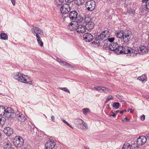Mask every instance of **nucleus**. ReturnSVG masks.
Instances as JSON below:
<instances>
[{"instance_id":"63","label":"nucleus","mask_w":149,"mask_h":149,"mask_svg":"<svg viewBox=\"0 0 149 149\" xmlns=\"http://www.w3.org/2000/svg\"><path fill=\"white\" fill-rule=\"evenodd\" d=\"M65 123L66 124H67V125H68V124H69V123L67 122V121H65Z\"/></svg>"},{"instance_id":"9","label":"nucleus","mask_w":149,"mask_h":149,"mask_svg":"<svg viewBox=\"0 0 149 149\" xmlns=\"http://www.w3.org/2000/svg\"><path fill=\"white\" fill-rule=\"evenodd\" d=\"M137 49L138 50V53L140 54L143 55L148 52V48L145 46L137 47Z\"/></svg>"},{"instance_id":"1","label":"nucleus","mask_w":149,"mask_h":149,"mask_svg":"<svg viewBox=\"0 0 149 149\" xmlns=\"http://www.w3.org/2000/svg\"><path fill=\"white\" fill-rule=\"evenodd\" d=\"M13 76L15 79H17L21 82L30 85L32 84V79L31 77L22 73L18 72L14 73Z\"/></svg>"},{"instance_id":"10","label":"nucleus","mask_w":149,"mask_h":149,"mask_svg":"<svg viewBox=\"0 0 149 149\" xmlns=\"http://www.w3.org/2000/svg\"><path fill=\"white\" fill-rule=\"evenodd\" d=\"M147 139L144 136H140L137 139L136 143L138 145L142 146L146 142Z\"/></svg>"},{"instance_id":"11","label":"nucleus","mask_w":149,"mask_h":149,"mask_svg":"<svg viewBox=\"0 0 149 149\" xmlns=\"http://www.w3.org/2000/svg\"><path fill=\"white\" fill-rule=\"evenodd\" d=\"M115 43H109L108 46L104 45L103 46V48L106 50L109 49L112 51H113L114 52V50H115Z\"/></svg>"},{"instance_id":"19","label":"nucleus","mask_w":149,"mask_h":149,"mask_svg":"<svg viewBox=\"0 0 149 149\" xmlns=\"http://www.w3.org/2000/svg\"><path fill=\"white\" fill-rule=\"evenodd\" d=\"M1 108H2V109L4 111L3 112L6 113L8 112L9 113H13L10 107H7L5 109L4 106H1Z\"/></svg>"},{"instance_id":"21","label":"nucleus","mask_w":149,"mask_h":149,"mask_svg":"<svg viewBox=\"0 0 149 149\" xmlns=\"http://www.w3.org/2000/svg\"><path fill=\"white\" fill-rule=\"evenodd\" d=\"M117 37L119 38L122 39L124 36V32L123 31H121L119 32H118L116 33Z\"/></svg>"},{"instance_id":"16","label":"nucleus","mask_w":149,"mask_h":149,"mask_svg":"<svg viewBox=\"0 0 149 149\" xmlns=\"http://www.w3.org/2000/svg\"><path fill=\"white\" fill-rule=\"evenodd\" d=\"M78 121L80 123H81L82 125L84 126L82 128V129L86 130L88 129V127L87 124V123L85 122L83 120L80 119H78Z\"/></svg>"},{"instance_id":"45","label":"nucleus","mask_w":149,"mask_h":149,"mask_svg":"<svg viewBox=\"0 0 149 149\" xmlns=\"http://www.w3.org/2000/svg\"><path fill=\"white\" fill-rule=\"evenodd\" d=\"M109 116H112L113 117H114L116 116V114L112 111V113L111 114H110Z\"/></svg>"},{"instance_id":"5","label":"nucleus","mask_w":149,"mask_h":149,"mask_svg":"<svg viewBox=\"0 0 149 149\" xmlns=\"http://www.w3.org/2000/svg\"><path fill=\"white\" fill-rule=\"evenodd\" d=\"M96 3L95 1L93 0H90L87 1L85 7L87 10L92 11L95 8Z\"/></svg>"},{"instance_id":"29","label":"nucleus","mask_w":149,"mask_h":149,"mask_svg":"<svg viewBox=\"0 0 149 149\" xmlns=\"http://www.w3.org/2000/svg\"><path fill=\"white\" fill-rule=\"evenodd\" d=\"M130 39V38H128V37L123 36V37L121 40L123 42H124L125 43V44H127V43L129 41V40Z\"/></svg>"},{"instance_id":"4","label":"nucleus","mask_w":149,"mask_h":149,"mask_svg":"<svg viewBox=\"0 0 149 149\" xmlns=\"http://www.w3.org/2000/svg\"><path fill=\"white\" fill-rule=\"evenodd\" d=\"M13 143L15 146L20 147L23 144V140L22 137L19 136H16L13 140Z\"/></svg>"},{"instance_id":"34","label":"nucleus","mask_w":149,"mask_h":149,"mask_svg":"<svg viewBox=\"0 0 149 149\" xmlns=\"http://www.w3.org/2000/svg\"><path fill=\"white\" fill-rule=\"evenodd\" d=\"M75 19L76 20V19ZM77 19V21H78V24H77V26L78 27V29H79L80 28H81V27H82V25L81 24H80L79 23H80L81 22H82V21H83V19Z\"/></svg>"},{"instance_id":"51","label":"nucleus","mask_w":149,"mask_h":149,"mask_svg":"<svg viewBox=\"0 0 149 149\" xmlns=\"http://www.w3.org/2000/svg\"><path fill=\"white\" fill-rule=\"evenodd\" d=\"M29 124L28 123H27V124L26 125V127L27 128V129L28 130H29V129H30L31 128V126H30L29 125V124Z\"/></svg>"},{"instance_id":"23","label":"nucleus","mask_w":149,"mask_h":149,"mask_svg":"<svg viewBox=\"0 0 149 149\" xmlns=\"http://www.w3.org/2000/svg\"><path fill=\"white\" fill-rule=\"evenodd\" d=\"M147 77L146 75L144 74L141 76L139 77L137 79L141 81H143L145 80L147 81Z\"/></svg>"},{"instance_id":"35","label":"nucleus","mask_w":149,"mask_h":149,"mask_svg":"<svg viewBox=\"0 0 149 149\" xmlns=\"http://www.w3.org/2000/svg\"><path fill=\"white\" fill-rule=\"evenodd\" d=\"M61 63V65H63L67 66H68L70 67L71 68H73L71 66V65H70L68 63L64 61L63 60L62 61Z\"/></svg>"},{"instance_id":"49","label":"nucleus","mask_w":149,"mask_h":149,"mask_svg":"<svg viewBox=\"0 0 149 149\" xmlns=\"http://www.w3.org/2000/svg\"><path fill=\"white\" fill-rule=\"evenodd\" d=\"M101 90H102L103 91H104V90H106V91H108V89L107 88H105L104 87H101Z\"/></svg>"},{"instance_id":"30","label":"nucleus","mask_w":149,"mask_h":149,"mask_svg":"<svg viewBox=\"0 0 149 149\" xmlns=\"http://www.w3.org/2000/svg\"><path fill=\"white\" fill-rule=\"evenodd\" d=\"M127 13L130 14L134 15L135 13V11L134 9L130 8L127 9Z\"/></svg>"},{"instance_id":"33","label":"nucleus","mask_w":149,"mask_h":149,"mask_svg":"<svg viewBox=\"0 0 149 149\" xmlns=\"http://www.w3.org/2000/svg\"><path fill=\"white\" fill-rule=\"evenodd\" d=\"M120 104L119 102H114L113 103V107L115 108L116 109H118L120 106Z\"/></svg>"},{"instance_id":"13","label":"nucleus","mask_w":149,"mask_h":149,"mask_svg":"<svg viewBox=\"0 0 149 149\" xmlns=\"http://www.w3.org/2000/svg\"><path fill=\"white\" fill-rule=\"evenodd\" d=\"M94 25L95 24L93 22L90 21L87 22L84 26L86 29L89 30H92L93 28Z\"/></svg>"},{"instance_id":"2","label":"nucleus","mask_w":149,"mask_h":149,"mask_svg":"<svg viewBox=\"0 0 149 149\" xmlns=\"http://www.w3.org/2000/svg\"><path fill=\"white\" fill-rule=\"evenodd\" d=\"M116 46L114 53L117 54H127L131 53V50L127 47H123L118 45L117 43H115Z\"/></svg>"},{"instance_id":"18","label":"nucleus","mask_w":149,"mask_h":149,"mask_svg":"<svg viewBox=\"0 0 149 149\" xmlns=\"http://www.w3.org/2000/svg\"><path fill=\"white\" fill-rule=\"evenodd\" d=\"M12 144L10 142L8 141L4 145V149H11L12 148Z\"/></svg>"},{"instance_id":"55","label":"nucleus","mask_w":149,"mask_h":149,"mask_svg":"<svg viewBox=\"0 0 149 149\" xmlns=\"http://www.w3.org/2000/svg\"><path fill=\"white\" fill-rule=\"evenodd\" d=\"M130 110L131 113H133L134 111L132 109H129L128 110V111H129Z\"/></svg>"},{"instance_id":"61","label":"nucleus","mask_w":149,"mask_h":149,"mask_svg":"<svg viewBox=\"0 0 149 149\" xmlns=\"http://www.w3.org/2000/svg\"><path fill=\"white\" fill-rule=\"evenodd\" d=\"M59 0L60 2H61L62 3H63L64 1V0H63V1L62 0V1L61 0Z\"/></svg>"},{"instance_id":"43","label":"nucleus","mask_w":149,"mask_h":149,"mask_svg":"<svg viewBox=\"0 0 149 149\" xmlns=\"http://www.w3.org/2000/svg\"><path fill=\"white\" fill-rule=\"evenodd\" d=\"M116 97L117 98L120 100L122 99L123 98V97L119 95H116Z\"/></svg>"},{"instance_id":"7","label":"nucleus","mask_w":149,"mask_h":149,"mask_svg":"<svg viewBox=\"0 0 149 149\" xmlns=\"http://www.w3.org/2000/svg\"><path fill=\"white\" fill-rule=\"evenodd\" d=\"M31 30L32 33L36 37L43 34V32L42 30L36 26H33L31 29Z\"/></svg>"},{"instance_id":"8","label":"nucleus","mask_w":149,"mask_h":149,"mask_svg":"<svg viewBox=\"0 0 149 149\" xmlns=\"http://www.w3.org/2000/svg\"><path fill=\"white\" fill-rule=\"evenodd\" d=\"M56 145V143L52 140H49L45 143V149H52Z\"/></svg>"},{"instance_id":"32","label":"nucleus","mask_w":149,"mask_h":149,"mask_svg":"<svg viewBox=\"0 0 149 149\" xmlns=\"http://www.w3.org/2000/svg\"><path fill=\"white\" fill-rule=\"evenodd\" d=\"M105 31H103L102 33L100 34V36H98L99 37L100 36V38L102 40L104 39V38H105L104 39H105L106 38V35L105 34Z\"/></svg>"},{"instance_id":"36","label":"nucleus","mask_w":149,"mask_h":149,"mask_svg":"<svg viewBox=\"0 0 149 149\" xmlns=\"http://www.w3.org/2000/svg\"><path fill=\"white\" fill-rule=\"evenodd\" d=\"M89 110V109L87 108H85L83 109L82 111L83 114L85 115H86Z\"/></svg>"},{"instance_id":"40","label":"nucleus","mask_w":149,"mask_h":149,"mask_svg":"<svg viewBox=\"0 0 149 149\" xmlns=\"http://www.w3.org/2000/svg\"><path fill=\"white\" fill-rule=\"evenodd\" d=\"M60 89H61L65 92H67L69 93H70V92L68 90V89L66 87L64 88H60Z\"/></svg>"},{"instance_id":"26","label":"nucleus","mask_w":149,"mask_h":149,"mask_svg":"<svg viewBox=\"0 0 149 149\" xmlns=\"http://www.w3.org/2000/svg\"><path fill=\"white\" fill-rule=\"evenodd\" d=\"M74 2L75 4L78 6L80 5H81L84 3V0H75Z\"/></svg>"},{"instance_id":"15","label":"nucleus","mask_w":149,"mask_h":149,"mask_svg":"<svg viewBox=\"0 0 149 149\" xmlns=\"http://www.w3.org/2000/svg\"><path fill=\"white\" fill-rule=\"evenodd\" d=\"M16 114L17 115V117H18V120L20 122H24L26 119L25 117L22 114H20L18 111L16 113Z\"/></svg>"},{"instance_id":"47","label":"nucleus","mask_w":149,"mask_h":149,"mask_svg":"<svg viewBox=\"0 0 149 149\" xmlns=\"http://www.w3.org/2000/svg\"><path fill=\"white\" fill-rule=\"evenodd\" d=\"M63 60H62L61 59L59 58H56V61L58 62L59 63H61V62H62V61Z\"/></svg>"},{"instance_id":"31","label":"nucleus","mask_w":149,"mask_h":149,"mask_svg":"<svg viewBox=\"0 0 149 149\" xmlns=\"http://www.w3.org/2000/svg\"><path fill=\"white\" fill-rule=\"evenodd\" d=\"M131 53H130V56H134L135 55H136L137 53H138V51H137L136 49L135 50L132 49L131 50Z\"/></svg>"},{"instance_id":"42","label":"nucleus","mask_w":149,"mask_h":149,"mask_svg":"<svg viewBox=\"0 0 149 149\" xmlns=\"http://www.w3.org/2000/svg\"><path fill=\"white\" fill-rule=\"evenodd\" d=\"M114 40V38H108V40L109 42H112Z\"/></svg>"},{"instance_id":"53","label":"nucleus","mask_w":149,"mask_h":149,"mask_svg":"<svg viewBox=\"0 0 149 149\" xmlns=\"http://www.w3.org/2000/svg\"><path fill=\"white\" fill-rule=\"evenodd\" d=\"M95 40L98 42V41H100V39L96 37L95 38Z\"/></svg>"},{"instance_id":"41","label":"nucleus","mask_w":149,"mask_h":149,"mask_svg":"<svg viewBox=\"0 0 149 149\" xmlns=\"http://www.w3.org/2000/svg\"><path fill=\"white\" fill-rule=\"evenodd\" d=\"M3 112L2 113H1V112L0 113V116L1 117V118H0V123H1V121H2V120L4 121L5 120L4 119L5 118H4V117H3V115H1V114H3Z\"/></svg>"},{"instance_id":"24","label":"nucleus","mask_w":149,"mask_h":149,"mask_svg":"<svg viewBox=\"0 0 149 149\" xmlns=\"http://www.w3.org/2000/svg\"><path fill=\"white\" fill-rule=\"evenodd\" d=\"M142 2L144 4L146 8L149 10V0H142Z\"/></svg>"},{"instance_id":"46","label":"nucleus","mask_w":149,"mask_h":149,"mask_svg":"<svg viewBox=\"0 0 149 149\" xmlns=\"http://www.w3.org/2000/svg\"><path fill=\"white\" fill-rule=\"evenodd\" d=\"M145 115H143L141 117V119L143 121L145 120Z\"/></svg>"},{"instance_id":"28","label":"nucleus","mask_w":149,"mask_h":149,"mask_svg":"<svg viewBox=\"0 0 149 149\" xmlns=\"http://www.w3.org/2000/svg\"><path fill=\"white\" fill-rule=\"evenodd\" d=\"M131 146L130 145L129 143H126L124 145L122 149H131Z\"/></svg>"},{"instance_id":"20","label":"nucleus","mask_w":149,"mask_h":149,"mask_svg":"<svg viewBox=\"0 0 149 149\" xmlns=\"http://www.w3.org/2000/svg\"><path fill=\"white\" fill-rule=\"evenodd\" d=\"M13 113H6L3 112V114H1V115H3V117H6L7 118L12 117V115H13Z\"/></svg>"},{"instance_id":"44","label":"nucleus","mask_w":149,"mask_h":149,"mask_svg":"<svg viewBox=\"0 0 149 149\" xmlns=\"http://www.w3.org/2000/svg\"><path fill=\"white\" fill-rule=\"evenodd\" d=\"M92 44H97V45H98V44H99V45L100 44V43L99 42V41H98V42H97L95 40L93 42H92Z\"/></svg>"},{"instance_id":"39","label":"nucleus","mask_w":149,"mask_h":149,"mask_svg":"<svg viewBox=\"0 0 149 149\" xmlns=\"http://www.w3.org/2000/svg\"><path fill=\"white\" fill-rule=\"evenodd\" d=\"M62 7L64 8H66L68 9V8H70V7L69 6V4L68 3H65L61 7Z\"/></svg>"},{"instance_id":"62","label":"nucleus","mask_w":149,"mask_h":149,"mask_svg":"<svg viewBox=\"0 0 149 149\" xmlns=\"http://www.w3.org/2000/svg\"><path fill=\"white\" fill-rule=\"evenodd\" d=\"M147 137L149 139V133L147 134Z\"/></svg>"},{"instance_id":"27","label":"nucleus","mask_w":149,"mask_h":149,"mask_svg":"<svg viewBox=\"0 0 149 149\" xmlns=\"http://www.w3.org/2000/svg\"><path fill=\"white\" fill-rule=\"evenodd\" d=\"M40 36H38L36 37V38L38 43L40 45V46L43 47V44L42 40L40 39Z\"/></svg>"},{"instance_id":"57","label":"nucleus","mask_w":149,"mask_h":149,"mask_svg":"<svg viewBox=\"0 0 149 149\" xmlns=\"http://www.w3.org/2000/svg\"><path fill=\"white\" fill-rule=\"evenodd\" d=\"M133 149H141L140 147L136 146V147H134Z\"/></svg>"},{"instance_id":"52","label":"nucleus","mask_w":149,"mask_h":149,"mask_svg":"<svg viewBox=\"0 0 149 149\" xmlns=\"http://www.w3.org/2000/svg\"><path fill=\"white\" fill-rule=\"evenodd\" d=\"M126 110L125 109H124L122 111H121L120 112V113L121 114H123L124 112H126Z\"/></svg>"},{"instance_id":"59","label":"nucleus","mask_w":149,"mask_h":149,"mask_svg":"<svg viewBox=\"0 0 149 149\" xmlns=\"http://www.w3.org/2000/svg\"><path fill=\"white\" fill-rule=\"evenodd\" d=\"M120 112L119 111V110H117V111H116V113H118V112Z\"/></svg>"},{"instance_id":"56","label":"nucleus","mask_w":149,"mask_h":149,"mask_svg":"<svg viewBox=\"0 0 149 149\" xmlns=\"http://www.w3.org/2000/svg\"><path fill=\"white\" fill-rule=\"evenodd\" d=\"M52 120L53 121H54V120L55 118V117L54 116H52L51 117Z\"/></svg>"},{"instance_id":"64","label":"nucleus","mask_w":149,"mask_h":149,"mask_svg":"<svg viewBox=\"0 0 149 149\" xmlns=\"http://www.w3.org/2000/svg\"><path fill=\"white\" fill-rule=\"evenodd\" d=\"M65 123L66 124H67V125H68V124H69V123L67 122V121H65Z\"/></svg>"},{"instance_id":"37","label":"nucleus","mask_w":149,"mask_h":149,"mask_svg":"<svg viewBox=\"0 0 149 149\" xmlns=\"http://www.w3.org/2000/svg\"><path fill=\"white\" fill-rule=\"evenodd\" d=\"M55 3V4L58 6H60L63 4V3L60 2L59 0H56Z\"/></svg>"},{"instance_id":"14","label":"nucleus","mask_w":149,"mask_h":149,"mask_svg":"<svg viewBox=\"0 0 149 149\" xmlns=\"http://www.w3.org/2000/svg\"><path fill=\"white\" fill-rule=\"evenodd\" d=\"M3 132L7 136H10L13 134V130L12 128L9 127H7L4 128Z\"/></svg>"},{"instance_id":"3","label":"nucleus","mask_w":149,"mask_h":149,"mask_svg":"<svg viewBox=\"0 0 149 149\" xmlns=\"http://www.w3.org/2000/svg\"><path fill=\"white\" fill-rule=\"evenodd\" d=\"M78 13L75 10L71 11L69 14L70 19H77V18L80 19H86V17L84 14L81 13L78 16Z\"/></svg>"},{"instance_id":"60","label":"nucleus","mask_w":149,"mask_h":149,"mask_svg":"<svg viewBox=\"0 0 149 149\" xmlns=\"http://www.w3.org/2000/svg\"><path fill=\"white\" fill-rule=\"evenodd\" d=\"M125 119L126 120H129V119H128L127 117H126Z\"/></svg>"},{"instance_id":"50","label":"nucleus","mask_w":149,"mask_h":149,"mask_svg":"<svg viewBox=\"0 0 149 149\" xmlns=\"http://www.w3.org/2000/svg\"><path fill=\"white\" fill-rule=\"evenodd\" d=\"M74 0H65V1L66 2L68 3H70L72 2Z\"/></svg>"},{"instance_id":"6","label":"nucleus","mask_w":149,"mask_h":149,"mask_svg":"<svg viewBox=\"0 0 149 149\" xmlns=\"http://www.w3.org/2000/svg\"><path fill=\"white\" fill-rule=\"evenodd\" d=\"M78 24V21H72L69 23L68 26V28L70 31L75 30L78 29V27L77 26Z\"/></svg>"},{"instance_id":"58","label":"nucleus","mask_w":149,"mask_h":149,"mask_svg":"<svg viewBox=\"0 0 149 149\" xmlns=\"http://www.w3.org/2000/svg\"><path fill=\"white\" fill-rule=\"evenodd\" d=\"M68 125L69 126L70 128H72V129H73V127L69 124H68Z\"/></svg>"},{"instance_id":"22","label":"nucleus","mask_w":149,"mask_h":149,"mask_svg":"<svg viewBox=\"0 0 149 149\" xmlns=\"http://www.w3.org/2000/svg\"><path fill=\"white\" fill-rule=\"evenodd\" d=\"M131 34V32L129 30H127L124 32V36L128 37V38H130L132 35Z\"/></svg>"},{"instance_id":"38","label":"nucleus","mask_w":149,"mask_h":149,"mask_svg":"<svg viewBox=\"0 0 149 149\" xmlns=\"http://www.w3.org/2000/svg\"><path fill=\"white\" fill-rule=\"evenodd\" d=\"M112 99H113V97L112 95L108 96L106 98L105 103H107V102L109 101L110 100Z\"/></svg>"},{"instance_id":"25","label":"nucleus","mask_w":149,"mask_h":149,"mask_svg":"<svg viewBox=\"0 0 149 149\" xmlns=\"http://www.w3.org/2000/svg\"><path fill=\"white\" fill-rule=\"evenodd\" d=\"M0 38L4 40H6L8 38V36L6 33H2L1 34Z\"/></svg>"},{"instance_id":"12","label":"nucleus","mask_w":149,"mask_h":149,"mask_svg":"<svg viewBox=\"0 0 149 149\" xmlns=\"http://www.w3.org/2000/svg\"><path fill=\"white\" fill-rule=\"evenodd\" d=\"M83 38L86 42H90L93 39V36L89 33H86L83 35Z\"/></svg>"},{"instance_id":"54","label":"nucleus","mask_w":149,"mask_h":149,"mask_svg":"<svg viewBox=\"0 0 149 149\" xmlns=\"http://www.w3.org/2000/svg\"><path fill=\"white\" fill-rule=\"evenodd\" d=\"M10 0L11 1L13 4V5H15V0Z\"/></svg>"},{"instance_id":"17","label":"nucleus","mask_w":149,"mask_h":149,"mask_svg":"<svg viewBox=\"0 0 149 149\" xmlns=\"http://www.w3.org/2000/svg\"><path fill=\"white\" fill-rule=\"evenodd\" d=\"M68 9H66L65 8H63L62 7H61L60 9V11L61 13L62 14H66L68 13L70 10V9L69 8Z\"/></svg>"},{"instance_id":"48","label":"nucleus","mask_w":149,"mask_h":149,"mask_svg":"<svg viewBox=\"0 0 149 149\" xmlns=\"http://www.w3.org/2000/svg\"><path fill=\"white\" fill-rule=\"evenodd\" d=\"M95 88L97 90H101V87L100 86H96L95 87Z\"/></svg>"}]
</instances>
